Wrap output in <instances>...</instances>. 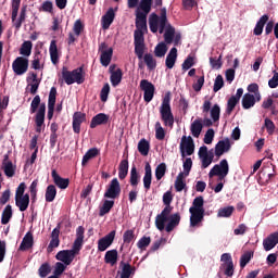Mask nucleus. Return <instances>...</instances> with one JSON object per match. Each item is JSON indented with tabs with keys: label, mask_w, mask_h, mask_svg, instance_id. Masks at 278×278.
<instances>
[{
	"label": "nucleus",
	"mask_w": 278,
	"mask_h": 278,
	"mask_svg": "<svg viewBox=\"0 0 278 278\" xmlns=\"http://www.w3.org/2000/svg\"><path fill=\"white\" fill-rule=\"evenodd\" d=\"M153 4V0H141L137 11H135L136 15V27L135 30V53L139 60L144 58V33L147 31V16H149V12H151V5Z\"/></svg>",
	"instance_id": "f257e3e1"
},
{
	"label": "nucleus",
	"mask_w": 278,
	"mask_h": 278,
	"mask_svg": "<svg viewBox=\"0 0 278 278\" xmlns=\"http://www.w3.org/2000/svg\"><path fill=\"white\" fill-rule=\"evenodd\" d=\"M202 113L204 115V119L197 118L190 125V131L193 138H199L201 136V131H203L204 127H212V125H218V121H220V106L218 104H214L212 106V102L210 100H205L202 105Z\"/></svg>",
	"instance_id": "f03ea898"
},
{
	"label": "nucleus",
	"mask_w": 278,
	"mask_h": 278,
	"mask_svg": "<svg viewBox=\"0 0 278 278\" xmlns=\"http://www.w3.org/2000/svg\"><path fill=\"white\" fill-rule=\"evenodd\" d=\"M163 203L166 206L161 214L156 216L155 226L159 231H164L165 229L167 233H170V231L179 225L181 216H179V213L170 215V212H173V206H170V203H173V193L170 191H166L163 194Z\"/></svg>",
	"instance_id": "7ed1b4c3"
},
{
	"label": "nucleus",
	"mask_w": 278,
	"mask_h": 278,
	"mask_svg": "<svg viewBox=\"0 0 278 278\" xmlns=\"http://www.w3.org/2000/svg\"><path fill=\"white\" fill-rule=\"evenodd\" d=\"M84 233H86V229L84 226H79L76 229V239L72 249L62 250L56 253L55 257L59 262H62L65 266L73 264V260H75L76 255H79V251H81V247H84Z\"/></svg>",
	"instance_id": "20e7f679"
},
{
	"label": "nucleus",
	"mask_w": 278,
	"mask_h": 278,
	"mask_svg": "<svg viewBox=\"0 0 278 278\" xmlns=\"http://www.w3.org/2000/svg\"><path fill=\"white\" fill-rule=\"evenodd\" d=\"M205 201L203 197H197L192 206L189 208L190 213V228L194 229V227H201V223H203V218L205 216V208L203 207Z\"/></svg>",
	"instance_id": "39448f33"
},
{
	"label": "nucleus",
	"mask_w": 278,
	"mask_h": 278,
	"mask_svg": "<svg viewBox=\"0 0 278 278\" xmlns=\"http://www.w3.org/2000/svg\"><path fill=\"white\" fill-rule=\"evenodd\" d=\"M38 105H39V109H38ZM36 111H37V114H36ZM46 112H47V105L45 103L40 104V96H35V98L30 103V114H36L35 123H36L37 134H40L42 131V127H45Z\"/></svg>",
	"instance_id": "423d86ee"
},
{
	"label": "nucleus",
	"mask_w": 278,
	"mask_h": 278,
	"mask_svg": "<svg viewBox=\"0 0 278 278\" xmlns=\"http://www.w3.org/2000/svg\"><path fill=\"white\" fill-rule=\"evenodd\" d=\"M161 121L165 127L173 129L175 125V115H173V109L170 108V92H167L160 106Z\"/></svg>",
	"instance_id": "0eeeda50"
},
{
	"label": "nucleus",
	"mask_w": 278,
	"mask_h": 278,
	"mask_svg": "<svg viewBox=\"0 0 278 278\" xmlns=\"http://www.w3.org/2000/svg\"><path fill=\"white\" fill-rule=\"evenodd\" d=\"M167 24L168 20L166 18V9H163L161 11V16H157V14L152 13L149 17V25L152 34H157V29L160 34H164V29Z\"/></svg>",
	"instance_id": "6e6552de"
},
{
	"label": "nucleus",
	"mask_w": 278,
	"mask_h": 278,
	"mask_svg": "<svg viewBox=\"0 0 278 278\" xmlns=\"http://www.w3.org/2000/svg\"><path fill=\"white\" fill-rule=\"evenodd\" d=\"M61 75L63 81H65L67 86H73V84H84V70L81 67L71 72L66 66H64Z\"/></svg>",
	"instance_id": "1a4fd4ad"
},
{
	"label": "nucleus",
	"mask_w": 278,
	"mask_h": 278,
	"mask_svg": "<svg viewBox=\"0 0 278 278\" xmlns=\"http://www.w3.org/2000/svg\"><path fill=\"white\" fill-rule=\"evenodd\" d=\"M21 8V0H12V23L13 27L21 29L23 23H25V18H27V7H23L21 9L20 17L18 16V9Z\"/></svg>",
	"instance_id": "9d476101"
},
{
	"label": "nucleus",
	"mask_w": 278,
	"mask_h": 278,
	"mask_svg": "<svg viewBox=\"0 0 278 278\" xmlns=\"http://www.w3.org/2000/svg\"><path fill=\"white\" fill-rule=\"evenodd\" d=\"M228 175L229 162H227V159H224L218 164L214 165L208 173L210 179H212V177H218L219 181H223V179H225V177H227Z\"/></svg>",
	"instance_id": "9b49d317"
},
{
	"label": "nucleus",
	"mask_w": 278,
	"mask_h": 278,
	"mask_svg": "<svg viewBox=\"0 0 278 278\" xmlns=\"http://www.w3.org/2000/svg\"><path fill=\"white\" fill-rule=\"evenodd\" d=\"M140 90L143 92V101L151 103L155 97V85L148 79H142L139 85Z\"/></svg>",
	"instance_id": "f8f14e48"
},
{
	"label": "nucleus",
	"mask_w": 278,
	"mask_h": 278,
	"mask_svg": "<svg viewBox=\"0 0 278 278\" xmlns=\"http://www.w3.org/2000/svg\"><path fill=\"white\" fill-rule=\"evenodd\" d=\"M29 68V59L17 56L12 63L13 73L16 75H25Z\"/></svg>",
	"instance_id": "ddd939ff"
},
{
	"label": "nucleus",
	"mask_w": 278,
	"mask_h": 278,
	"mask_svg": "<svg viewBox=\"0 0 278 278\" xmlns=\"http://www.w3.org/2000/svg\"><path fill=\"white\" fill-rule=\"evenodd\" d=\"M180 153L181 157L192 155L194 153V139L190 136H182L180 140Z\"/></svg>",
	"instance_id": "4468645a"
},
{
	"label": "nucleus",
	"mask_w": 278,
	"mask_h": 278,
	"mask_svg": "<svg viewBox=\"0 0 278 278\" xmlns=\"http://www.w3.org/2000/svg\"><path fill=\"white\" fill-rule=\"evenodd\" d=\"M121 197V182L118 178H113L104 192V199H118Z\"/></svg>",
	"instance_id": "2eb2a0df"
},
{
	"label": "nucleus",
	"mask_w": 278,
	"mask_h": 278,
	"mask_svg": "<svg viewBox=\"0 0 278 278\" xmlns=\"http://www.w3.org/2000/svg\"><path fill=\"white\" fill-rule=\"evenodd\" d=\"M100 51V62L102 66H110V63L112 62V54L114 53V50L112 48H108V43L102 42L99 47Z\"/></svg>",
	"instance_id": "dca6fc26"
},
{
	"label": "nucleus",
	"mask_w": 278,
	"mask_h": 278,
	"mask_svg": "<svg viewBox=\"0 0 278 278\" xmlns=\"http://www.w3.org/2000/svg\"><path fill=\"white\" fill-rule=\"evenodd\" d=\"M116 238V230L109 232L106 236L98 240V251H108Z\"/></svg>",
	"instance_id": "f3484780"
},
{
	"label": "nucleus",
	"mask_w": 278,
	"mask_h": 278,
	"mask_svg": "<svg viewBox=\"0 0 278 278\" xmlns=\"http://www.w3.org/2000/svg\"><path fill=\"white\" fill-rule=\"evenodd\" d=\"M229 151H231V140L229 138L219 140L215 146L216 157H220V155L224 153H229Z\"/></svg>",
	"instance_id": "a211bd4d"
},
{
	"label": "nucleus",
	"mask_w": 278,
	"mask_h": 278,
	"mask_svg": "<svg viewBox=\"0 0 278 278\" xmlns=\"http://www.w3.org/2000/svg\"><path fill=\"white\" fill-rule=\"evenodd\" d=\"M278 244V231L270 233L267 238L263 240L264 251H273Z\"/></svg>",
	"instance_id": "6ab92c4d"
},
{
	"label": "nucleus",
	"mask_w": 278,
	"mask_h": 278,
	"mask_svg": "<svg viewBox=\"0 0 278 278\" xmlns=\"http://www.w3.org/2000/svg\"><path fill=\"white\" fill-rule=\"evenodd\" d=\"M58 94V89L55 87H52L49 92V99H48V118L51 121L53 118V112L55 110V97Z\"/></svg>",
	"instance_id": "aec40b11"
},
{
	"label": "nucleus",
	"mask_w": 278,
	"mask_h": 278,
	"mask_svg": "<svg viewBox=\"0 0 278 278\" xmlns=\"http://www.w3.org/2000/svg\"><path fill=\"white\" fill-rule=\"evenodd\" d=\"M51 175L54 185L58 188H60L61 190H66L68 188V185L71 184V180L68 178H62L55 169L52 170Z\"/></svg>",
	"instance_id": "412c9836"
},
{
	"label": "nucleus",
	"mask_w": 278,
	"mask_h": 278,
	"mask_svg": "<svg viewBox=\"0 0 278 278\" xmlns=\"http://www.w3.org/2000/svg\"><path fill=\"white\" fill-rule=\"evenodd\" d=\"M2 168L7 177H14V174L16 173V166H14L12 161H10V156L8 154L4 155Z\"/></svg>",
	"instance_id": "4be33fe9"
},
{
	"label": "nucleus",
	"mask_w": 278,
	"mask_h": 278,
	"mask_svg": "<svg viewBox=\"0 0 278 278\" xmlns=\"http://www.w3.org/2000/svg\"><path fill=\"white\" fill-rule=\"evenodd\" d=\"M116 16V13L114 12V9L110 8L106 13L102 16L101 23H102V29H110V25L114 23V18Z\"/></svg>",
	"instance_id": "5701e85b"
},
{
	"label": "nucleus",
	"mask_w": 278,
	"mask_h": 278,
	"mask_svg": "<svg viewBox=\"0 0 278 278\" xmlns=\"http://www.w3.org/2000/svg\"><path fill=\"white\" fill-rule=\"evenodd\" d=\"M50 60L54 66L60 64V52L58 51V42L52 40L49 47Z\"/></svg>",
	"instance_id": "b1692460"
},
{
	"label": "nucleus",
	"mask_w": 278,
	"mask_h": 278,
	"mask_svg": "<svg viewBox=\"0 0 278 278\" xmlns=\"http://www.w3.org/2000/svg\"><path fill=\"white\" fill-rule=\"evenodd\" d=\"M86 121V115L81 112H76L73 115V129L75 134L81 131V123Z\"/></svg>",
	"instance_id": "393cba45"
},
{
	"label": "nucleus",
	"mask_w": 278,
	"mask_h": 278,
	"mask_svg": "<svg viewBox=\"0 0 278 278\" xmlns=\"http://www.w3.org/2000/svg\"><path fill=\"white\" fill-rule=\"evenodd\" d=\"M58 247H60V229L54 228L51 232V240L48 245V252L51 253V251H53V249H58Z\"/></svg>",
	"instance_id": "a878e982"
},
{
	"label": "nucleus",
	"mask_w": 278,
	"mask_h": 278,
	"mask_svg": "<svg viewBox=\"0 0 278 278\" xmlns=\"http://www.w3.org/2000/svg\"><path fill=\"white\" fill-rule=\"evenodd\" d=\"M15 205L20 212H26L27 207H29V194L15 197Z\"/></svg>",
	"instance_id": "bb28decb"
},
{
	"label": "nucleus",
	"mask_w": 278,
	"mask_h": 278,
	"mask_svg": "<svg viewBox=\"0 0 278 278\" xmlns=\"http://www.w3.org/2000/svg\"><path fill=\"white\" fill-rule=\"evenodd\" d=\"M110 121V116L104 113L97 114L92 117L90 127L94 129V127H99V125H105Z\"/></svg>",
	"instance_id": "cd10ccee"
},
{
	"label": "nucleus",
	"mask_w": 278,
	"mask_h": 278,
	"mask_svg": "<svg viewBox=\"0 0 278 278\" xmlns=\"http://www.w3.org/2000/svg\"><path fill=\"white\" fill-rule=\"evenodd\" d=\"M176 62H177V48H172L166 56L165 66L169 70L174 68Z\"/></svg>",
	"instance_id": "c85d7f7f"
},
{
	"label": "nucleus",
	"mask_w": 278,
	"mask_h": 278,
	"mask_svg": "<svg viewBox=\"0 0 278 278\" xmlns=\"http://www.w3.org/2000/svg\"><path fill=\"white\" fill-rule=\"evenodd\" d=\"M34 247V235L31 232H27L20 245V251H27V249H31Z\"/></svg>",
	"instance_id": "c756f323"
},
{
	"label": "nucleus",
	"mask_w": 278,
	"mask_h": 278,
	"mask_svg": "<svg viewBox=\"0 0 278 278\" xmlns=\"http://www.w3.org/2000/svg\"><path fill=\"white\" fill-rule=\"evenodd\" d=\"M30 86V93L36 94L38 92V88L40 86V80L38 79V75L36 73H31L30 76L27 78Z\"/></svg>",
	"instance_id": "7c9ffc66"
},
{
	"label": "nucleus",
	"mask_w": 278,
	"mask_h": 278,
	"mask_svg": "<svg viewBox=\"0 0 278 278\" xmlns=\"http://www.w3.org/2000/svg\"><path fill=\"white\" fill-rule=\"evenodd\" d=\"M144 176H143V188L146 190H151V181H152V172L151 165L148 163L144 167Z\"/></svg>",
	"instance_id": "2f4dec72"
},
{
	"label": "nucleus",
	"mask_w": 278,
	"mask_h": 278,
	"mask_svg": "<svg viewBox=\"0 0 278 278\" xmlns=\"http://www.w3.org/2000/svg\"><path fill=\"white\" fill-rule=\"evenodd\" d=\"M46 202L53 203L55 201V197H58V189L55 185H49L46 189Z\"/></svg>",
	"instance_id": "473e14b6"
},
{
	"label": "nucleus",
	"mask_w": 278,
	"mask_h": 278,
	"mask_svg": "<svg viewBox=\"0 0 278 278\" xmlns=\"http://www.w3.org/2000/svg\"><path fill=\"white\" fill-rule=\"evenodd\" d=\"M164 40L166 45H172L175 38V28L170 24H166L164 28Z\"/></svg>",
	"instance_id": "72a5a7b5"
},
{
	"label": "nucleus",
	"mask_w": 278,
	"mask_h": 278,
	"mask_svg": "<svg viewBox=\"0 0 278 278\" xmlns=\"http://www.w3.org/2000/svg\"><path fill=\"white\" fill-rule=\"evenodd\" d=\"M255 99H257L255 96L251 93H245L242 98V108L244 110H251V108L255 105Z\"/></svg>",
	"instance_id": "f704fd0d"
},
{
	"label": "nucleus",
	"mask_w": 278,
	"mask_h": 278,
	"mask_svg": "<svg viewBox=\"0 0 278 278\" xmlns=\"http://www.w3.org/2000/svg\"><path fill=\"white\" fill-rule=\"evenodd\" d=\"M123 81V71L121 68H117L115 71H111V84L114 88L118 86Z\"/></svg>",
	"instance_id": "c9c22d12"
},
{
	"label": "nucleus",
	"mask_w": 278,
	"mask_h": 278,
	"mask_svg": "<svg viewBox=\"0 0 278 278\" xmlns=\"http://www.w3.org/2000/svg\"><path fill=\"white\" fill-rule=\"evenodd\" d=\"M185 189H186V176H184V172H180L176 177L175 190L176 192H181Z\"/></svg>",
	"instance_id": "e433bc0d"
},
{
	"label": "nucleus",
	"mask_w": 278,
	"mask_h": 278,
	"mask_svg": "<svg viewBox=\"0 0 278 278\" xmlns=\"http://www.w3.org/2000/svg\"><path fill=\"white\" fill-rule=\"evenodd\" d=\"M143 62L148 66V71H155V68H157V61H155V58H153L151 53L143 55Z\"/></svg>",
	"instance_id": "4c0bfd02"
},
{
	"label": "nucleus",
	"mask_w": 278,
	"mask_h": 278,
	"mask_svg": "<svg viewBox=\"0 0 278 278\" xmlns=\"http://www.w3.org/2000/svg\"><path fill=\"white\" fill-rule=\"evenodd\" d=\"M268 22V15H263L260 21L256 23V26L254 28V35L255 36H262V33L264 31V26Z\"/></svg>",
	"instance_id": "58836bf2"
},
{
	"label": "nucleus",
	"mask_w": 278,
	"mask_h": 278,
	"mask_svg": "<svg viewBox=\"0 0 278 278\" xmlns=\"http://www.w3.org/2000/svg\"><path fill=\"white\" fill-rule=\"evenodd\" d=\"M99 155V149L91 148L89 149L86 154L83 156L81 164L83 166H86L87 162H90V160H93V157H97Z\"/></svg>",
	"instance_id": "ea45409f"
},
{
	"label": "nucleus",
	"mask_w": 278,
	"mask_h": 278,
	"mask_svg": "<svg viewBox=\"0 0 278 278\" xmlns=\"http://www.w3.org/2000/svg\"><path fill=\"white\" fill-rule=\"evenodd\" d=\"M105 263L111 264V266H114L118 260V252L116 250H110L105 253L104 256Z\"/></svg>",
	"instance_id": "a19ab883"
},
{
	"label": "nucleus",
	"mask_w": 278,
	"mask_h": 278,
	"mask_svg": "<svg viewBox=\"0 0 278 278\" xmlns=\"http://www.w3.org/2000/svg\"><path fill=\"white\" fill-rule=\"evenodd\" d=\"M114 207V200H104L102 206L99 211V216H105V214H110V211Z\"/></svg>",
	"instance_id": "79ce46f5"
},
{
	"label": "nucleus",
	"mask_w": 278,
	"mask_h": 278,
	"mask_svg": "<svg viewBox=\"0 0 278 278\" xmlns=\"http://www.w3.org/2000/svg\"><path fill=\"white\" fill-rule=\"evenodd\" d=\"M150 149H151V143H149V141H147V139H141L138 142V151L142 155H144V156L149 155Z\"/></svg>",
	"instance_id": "37998d69"
},
{
	"label": "nucleus",
	"mask_w": 278,
	"mask_h": 278,
	"mask_svg": "<svg viewBox=\"0 0 278 278\" xmlns=\"http://www.w3.org/2000/svg\"><path fill=\"white\" fill-rule=\"evenodd\" d=\"M121 266L122 271L119 273V278L131 277V273H134V268H131V265H129V263H122ZM116 278H118V276Z\"/></svg>",
	"instance_id": "c03bdc74"
},
{
	"label": "nucleus",
	"mask_w": 278,
	"mask_h": 278,
	"mask_svg": "<svg viewBox=\"0 0 278 278\" xmlns=\"http://www.w3.org/2000/svg\"><path fill=\"white\" fill-rule=\"evenodd\" d=\"M129 173V161L123 160L119 164L118 177L119 179H125Z\"/></svg>",
	"instance_id": "a18cd8bd"
},
{
	"label": "nucleus",
	"mask_w": 278,
	"mask_h": 278,
	"mask_svg": "<svg viewBox=\"0 0 278 278\" xmlns=\"http://www.w3.org/2000/svg\"><path fill=\"white\" fill-rule=\"evenodd\" d=\"M167 51H168V47H166V42H160L154 48V55L156 58H164V55H166Z\"/></svg>",
	"instance_id": "49530a36"
},
{
	"label": "nucleus",
	"mask_w": 278,
	"mask_h": 278,
	"mask_svg": "<svg viewBox=\"0 0 278 278\" xmlns=\"http://www.w3.org/2000/svg\"><path fill=\"white\" fill-rule=\"evenodd\" d=\"M233 210H236L233 206H225L219 208L217 212V218H229V216L233 214Z\"/></svg>",
	"instance_id": "de8ad7c7"
},
{
	"label": "nucleus",
	"mask_w": 278,
	"mask_h": 278,
	"mask_svg": "<svg viewBox=\"0 0 278 278\" xmlns=\"http://www.w3.org/2000/svg\"><path fill=\"white\" fill-rule=\"evenodd\" d=\"M156 140H164L166 138V130L162 127V123L156 122L154 125Z\"/></svg>",
	"instance_id": "09e8293b"
},
{
	"label": "nucleus",
	"mask_w": 278,
	"mask_h": 278,
	"mask_svg": "<svg viewBox=\"0 0 278 278\" xmlns=\"http://www.w3.org/2000/svg\"><path fill=\"white\" fill-rule=\"evenodd\" d=\"M12 218V205H7L2 212L1 224L8 225Z\"/></svg>",
	"instance_id": "8fccbe9b"
},
{
	"label": "nucleus",
	"mask_w": 278,
	"mask_h": 278,
	"mask_svg": "<svg viewBox=\"0 0 278 278\" xmlns=\"http://www.w3.org/2000/svg\"><path fill=\"white\" fill-rule=\"evenodd\" d=\"M31 41H25L21 49H20V53L21 55H24L25 58H29L31 55Z\"/></svg>",
	"instance_id": "3c124183"
},
{
	"label": "nucleus",
	"mask_w": 278,
	"mask_h": 278,
	"mask_svg": "<svg viewBox=\"0 0 278 278\" xmlns=\"http://www.w3.org/2000/svg\"><path fill=\"white\" fill-rule=\"evenodd\" d=\"M140 184V174H138V169L136 167H131L130 170V186L136 188Z\"/></svg>",
	"instance_id": "603ef678"
},
{
	"label": "nucleus",
	"mask_w": 278,
	"mask_h": 278,
	"mask_svg": "<svg viewBox=\"0 0 278 278\" xmlns=\"http://www.w3.org/2000/svg\"><path fill=\"white\" fill-rule=\"evenodd\" d=\"M220 270H224L226 277H233V263H223L220 265Z\"/></svg>",
	"instance_id": "864d4df0"
},
{
	"label": "nucleus",
	"mask_w": 278,
	"mask_h": 278,
	"mask_svg": "<svg viewBox=\"0 0 278 278\" xmlns=\"http://www.w3.org/2000/svg\"><path fill=\"white\" fill-rule=\"evenodd\" d=\"M165 175H166V163H161L155 168V178L157 179V181H160V179H162V177H164Z\"/></svg>",
	"instance_id": "5fc2aeb1"
},
{
	"label": "nucleus",
	"mask_w": 278,
	"mask_h": 278,
	"mask_svg": "<svg viewBox=\"0 0 278 278\" xmlns=\"http://www.w3.org/2000/svg\"><path fill=\"white\" fill-rule=\"evenodd\" d=\"M240 100H238V98L231 96L227 102V109L226 112L227 114H231V112H233V110L236 109V105H238Z\"/></svg>",
	"instance_id": "6e6d98bb"
},
{
	"label": "nucleus",
	"mask_w": 278,
	"mask_h": 278,
	"mask_svg": "<svg viewBox=\"0 0 278 278\" xmlns=\"http://www.w3.org/2000/svg\"><path fill=\"white\" fill-rule=\"evenodd\" d=\"M248 92H253L256 101H262V96L260 94V86H257V84L249 85Z\"/></svg>",
	"instance_id": "4d7b16f0"
},
{
	"label": "nucleus",
	"mask_w": 278,
	"mask_h": 278,
	"mask_svg": "<svg viewBox=\"0 0 278 278\" xmlns=\"http://www.w3.org/2000/svg\"><path fill=\"white\" fill-rule=\"evenodd\" d=\"M252 258H253L252 252H245L244 254H242L240 258V267L244 268L247 264L251 262Z\"/></svg>",
	"instance_id": "13d9d810"
},
{
	"label": "nucleus",
	"mask_w": 278,
	"mask_h": 278,
	"mask_svg": "<svg viewBox=\"0 0 278 278\" xmlns=\"http://www.w3.org/2000/svg\"><path fill=\"white\" fill-rule=\"evenodd\" d=\"M182 168H184V176L188 177V175H190V170H192V159L187 157L184 161Z\"/></svg>",
	"instance_id": "bf43d9fd"
},
{
	"label": "nucleus",
	"mask_w": 278,
	"mask_h": 278,
	"mask_svg": "<svg viewBox=\"0 0 278 278\" xmlns=\"http://www.w3.org/2000/svg\"><path fill=\"white\" fill-rule=\"evenodd\" d=\"M39 277L45 278L51 273V266L48 263L42 264L39 267Z\"/></svg>",
	"instance_id": "052dcab7"
},
{
	"label": "nucleus",
	"mask_w": 278,
	"mask_h": 278,
	"mask_svg": "<svg viewBox=\"0 0 278 278\" xmlns=\"http://www.w3.org/2000/svg\"><path fill=\"white\" fill-rule=\"evenodd\" d=\"M225 86V80L223 79V75H218L215 78L214 86H213V91L218 92Z\"/></svg>",
	"instance_id": "680f3d73"
},
{
	"label": "nucleus",
	"mask_w": 278,
	"mask_h": 278,
	"mask_svg": "<svg viewBox=\"0 0 278 278\" xmlns=\"http://www.w3.org/2000/svg\"><path fill=\"white\" fill-rule=\"evenodd\" d=\"M214 136H215L214 129L212 128L207 129L203 139L204 144H212V142H214Z\"/></svg>",
	"instance_id": "e2e57ef3"
},
{
	"label": "nucleus",
	"mask_w": 278,
	"mask_h": 278,
	"mask_svg": "<svg viewBox=\"0 0 278 278\" xmlns=\"http://www.w3.org/2000/svg\"><path fill=\"white\" fill-rule=\"evenodd\" d=\"M109 94H110V84H105L100 92V99L103 103L108 101Z\"/></svg>",
	"instance_id": "0e129e2a"
},
{
	"label": "nucleus",
	"mask_w": 278,
	"mask_h": 278,
	"mask_svg": "<svg viewBox=\"0 0 278 278\" xmlns=\"http://www.w3.org/2000/svg\"><path fill=\"white\" fill-rule=\"evenodd\" d=\"M73 31L75 36H80L81 31H84V23H81V20H77L74 23Z\"/></svg>",
	"instance_id": "69168bd1"
},
{
	"label": "nucleus",
	"mask_w": 278,
	"mask_h": 278,
	"mask_svg": "<svg viewBox=\"0 0 278 278\" xmlns=\"http://www.w3.org/2000/svg\"><path fill=\"white\" fill-rule=\"evenodd\" d=\"M149 244H151V237H142L138 241L137 247H138V249H147V247H149Z\"/></svg>",
	"instance_id": "338daca9"
},
{
	"label": "nucleus",
	"mask_w": 278,
	"mask_h": 278,
	"mask_svg": "<svg viewBox=\"0 0 278 278\" xmlns=\"http://www.w3.org/2000/svg\"><path fill=\"white\" fill-rule=\"evenodd\" d=\"M274 76L268 80L269 88H277L278 87V72L273 71Z\"/></svg>",
	"instance_id": "774afa93"
}]
</instances>
